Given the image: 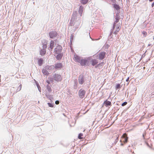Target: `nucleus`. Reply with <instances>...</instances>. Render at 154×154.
<instances>
[{
    "instance_id": "1",
    "label": "nucleus",
    "mask_w": 154,
    "mask_h": 154,
    "mask_svg": "<svg viewBox=\"0 0 154 154\" xmlns=\"http://www.w3.org/2000/svg\"><path fill=\"white\" fill-rule=\"evenodd\" d=\"M74 59L75 61L80 63L82 66L85 67L87 66H88L89 64V60H91V57H88L87 58H84L81 57L77 55H74Z\"/></svg>"
},
{
    "instance_id": "2",
    "label": "nucleus",
    "mask_w": 154,
    "mask_h": 154,
    "mask_svg": "<svg viewBox=\"0 0 154 154\" xmlns=\"http://www.w3.org/2000/svg\"><path fill=\"white\" fill-rule=\"evenodd\" d=\"M122 24L120 23L117 24H113L112 32L115 34H117L121 28Z\"/></svg>"
},
{
    "instance_id": "3",
    "label": "nucleus",
    "mask_w": 154,
    "mask_h": 154,
    "mask_svg": "<svg viewBox=\"0 0 154 154\" xmlns=\"http://www.w3.org/2000/svg\"><path fill=\"white\" fill-rule=\"evenodd\" d=\"M54 79L57 82H60L62 80L61 76L57 73H55L53 75Z\"/></svg>"
},
{
    "instance_id": "4",
    "label": "nucleus",
    "mask_w": 154,
    "mask_h": 154,
    "mask_svg": "<svg viewBox=\"0 0 154 154\" xmlns=\"http://www.w3.org/2000/svg\"><path fill=\"white\" fill-rule=\"evenodd\" d=\"M85 80V78L83 74H81L78 77V81L79 84L82 85Z\"/></svg>"
},
{
    "instance_id": "5",
    "label": "nucleus",
    "mask_w": 154,
    "mask_h": 154,
    "mask_svg": "<svg viewBox=\"0 0 154 154\" xmlns=\"http://www.w3.org/2000/svg\"><path fill=\"white\" fill-rule=\"evenodd\" d=\"M85 91L82 88L80 89L78 92V95L79 97L81 98H83L85 96Z\"/></svg>"
},
{
    "instance_id": "6",
    "label": "nucleus",
    "mask_w": 154,
    "mask_h": 154,
    "mask_svg": "<svg viewBox=\"0 0 154 154\" xmlns=\"http://www.w3.org/2000/svg\"><path fill=\"white\" fill-rule=\"evenodd\" d=\"M51 66H46L45 67V69H43L42 70V73L45 75H48L49 74V73L47 70L46 69H51Z\"/></svg>"
},
{
    "instance_id": "7",
    "label": "nucleus",
    "mask_w": 154,
    "mask_h": 154,
    "mask_svg": "<svg viewBox=\"0 0 154 154\" xmlns=\"http://www.w3.org/2000/svg\"><path fill=\"white\" fill-rule=\"evenodd\" d=\"M62 50V47L60 45H58L56 48H54V52L55 54H59L61 53Z\"/></svg>"
},
{
    "instance_id": "8",
    "label": "nucleus",
    "mask_w": 154,
    "mask_h": 154,
    "mask_svg": "<svg viewBox=\"0 0 154 154\" xmlns=\"http://www.w3.org/2000/svg\"><path fill=\"white\" fill-rule=\"evenodd\" d=\"M52 66L51 68H52L53 67L55 69H60L62 68L63 66L61 63H55L54 64V66Z\"/></svg>"
},
{
    "instance_id": "9",
    "label": "nucleus",
    "mask_w": 154,
    "mask_h": 154,
    "mask_svg": "<svg viewBox=\"0 0 154 154\" xmlns=\"http://www.w3.org/2000/svg\"><path fill=\"white\" fill-rule=\"evenodd\" d=\"M128 137L126 134H123L122 136V139L120 140V142H123L124 143H126L128 140Z\"/></svg>"
},
{
    "instance_id": "10",
    "label": "nucleus",
    "mask_w": 154,
    "mask_h": 154,
    "mask_svg": "<svg viewBox=\"0 0 154 154\" xmlns=\"http://www.w3.org/2000/svg\"><path fill=\"white\" fill-rule=\"evenodd\" d=\"M106 53L105 51H102L99 54V58L102 60L106 56Z\"/></svg>"
},
{
    "instance_id": "11",
    "label": "nucleus",
    "mask_w": 154,
    "mask_h": 154,
    "mask_svg": "<svg viewBox=\"0 0 154 154\" xmlns=\"http://www.w3.org/2000/svg\"><path fill=\"white\" fill-rule=\"evenodd\" d=\"M57 35V32L55 31H51L49 33L50 37L51 38L56 37Z\"/></svg>"
},
{
    "instance_id": "12",
    "label": "nucleus",
    "mask_w": 154,
    "mask_h": 154,
    "mask_svg": "<svg viewBox=\"0 0 154 154\" xmlns=\"http://www.w3.org/2000/svg\"><path fill=\"white\" fill-rule=\"evenodd\" d=\"M103 104L106 107L109 108L112 105L111 102L108 101L107 100H106L104 101Z\"/></svg>"
},
{
    "instance_id": "13",
    "label": "nucleus",
    "mask_w": 154,
    "mask_h": 154,
    "mask_svg": "<svg viewBox=\"0 0 154 154\" xmlns=\"http://www.w3.org/2000/svg\"><path fill=\"white\" fill-rule=\"evenodd\" d=\"M91 62L92 66H94L98 63V61L97 59H92V58H91Z\"/></svg>"
},
{
    "instance_id": "14",
    "label": "nucleus",
    "mask_w": 154,
    "mask_h": 154,
    "mask_svg": "<svg viewBox=\"0 0 154 154\" xmlns=\"http://www.w3.org/2000/svg\"><path fill=\"white\" fill-rule=\"evenodd\" d=\"M57 54L56 56L55 57L56 59L58 60H60L61 59L63 56V53H60L59 54Z\"/></svg>"
},
{
    "instance_id": "15",
    "label": "nucleus",
    "mask_w": 154,
    "mask_h": 154,
    "mask_svg": "<svg viewBox=\"0 0 154 154\" xmlns=\"http://www.w3.org/2000/svg\"><path fill=\"white\" fill-rule=\"evenodd\" d=\"M44 60L42 58H38V65L41 66L42 65L43 63Z\"/></svg>"
},
{
    "instance_id": "16",
    "label": "nucleus",
    "mask_w": 154,
    "mask_h": 154,
    "mask_svg": "<svg viewBox=\"0 0 154 154\" xmlns=\"http://www.w3.org/2000/svg\"><path fill=\"white\" fill-rule=\"evenodd\" d=\"M120 19V17L119 15L118 14H117L116 16L115 20L114 22V24H116V23L119 21Z\"/></svg>"
},
{
    "instance_id": "17",
    "label": "nucleus",
    "mask_w": 154,
    "mask_h": 154,
    "mask_svg": "<svg viewBox=\"0 0 154 154\" xmlns=\"http://www.w3.org/2000/svg\"><path fill=\"white\" fill-rule=\"evenodd\" d=\"M45 96L46 97L48 98V99L51 100V101L53 99V97L52 95H50L49 94H45Z\"/></svg>"
},
{
    "instance_id": "18",
    "label": "nucleus",
    "mask_w": 154,
    "mask_h": 154,
    "mask_svg": "<svg viewBox=\"0 0 154 154\" xmlns=\"http://www.w3.org/2000/svg\"><path fill=\"white\" fill-rule=\"evenodd\" d=\"M46 53V50L43 49H41L40 51V54L42 56L44 55Z\"/></svg>"
},
{
    "instance_id": "19",
    "label": "nucleus",
    "mask_w": 154,
    "mask_h": 154,
    "mask_svg": "<svg viewBox=\"0 0 154 154\" xmlns=\"http://www.w3.org/2000/svg\"><path fill=\"white\" fill-rule=\"evenodd\" d=\"M51 86V85H46L47 89L48 90V91L49 93H51L52 91Z\"/></svg>"
},
{
    "instance_id": "20",
    "label": "nucleus",
    "mask_w": 154,
    "mask_h": 154,
    "mask_svg": "<svg viewBox=\"0 0 154 154\" xmlns=\"http://www.w3.org/2000/svg\"><path fill=\"white\" fill-rule=\"evenodd\" d=\"M54 42L53 41H51L50 42V48L51 50H52L54 47Z\"/></svg>"
},
{
    "instance_id": "21",
    "label": "nucleus",
    "mask_w": 154,
    "mask_h": 154,
    "mask_svg": "<svg viewBox=\"0 0 154 154\" xmlns=\"http://www.w3.org/2000/svg\"><path fill=\"white\" fill-rule=\"evenodd\" d=\"M78 83L77 81H74V89H77L78 88Z\"/></svg>"
},
{
    "instance_id": "22",
    "label": "nucleus",
    "mask_w": 154,
    "mask_h": 154,
    "mask_svg": "<svg viewBox=\"0 0 154 154\" xmlns=\"http://www.w3.org/2000/svg\"><path fill=\"white\" fill-rule=\"evenodd\" d=\"M113 7L116 10H119L120 9L119 6L117 4H114L113 5Z\"/></svg>"
},
{
    "instance_id": "23",
    "label": "nucleus",
    "mask_w": 154,
    "mask_h": 154,
    "mask_svg": "<svg viewBox=\"0 0 154 154\" xmlns=\"http://www.w3.org/2000/svg\"><path fill=\"white\" fill-rule=\"evenodd\" d=\"M122 87V86L119 84H117L116 85L115 88L116 90L120 89L121 87Z\"/></svg>"
},
{
    "instance_id": "24",
    "label": "nucleus",
    "mask_w": 154,
    "mask_h": 154,
    "mask_svg": "<svg viewBox=\"0 0 154 154\" xmlns=\"http://www.w3.org/2000/svg\"><path fill=\"white\" fill-rule=\"evenodd\" d=\"M22 85L20 84V85H19V87L17 89L16 92H17L19 91H20L21 89Z\"/></svg>"
},
{
    "instance_id": "25",
    "label": "nucleus",
    "mask_w": 154,
    "mask_h": 154,
    "mask_svg": "<svg viewBox=\"0 0 154 154\" xmlns=\"http://www.w3.org/2000/svg\"><path fill=\"white\" fill-rule=\"evenodd\" d=\"M88 0H81V3L83 4H86Z\"/></svg>"
},
{
    "instance_id": "26",
    "label": "nucleus",
    "mask_w": 154,
    "mask_h": 154,
    "mask_svg": "<svg viewBox=\"0 0 154 154\" xmlns=\"http://www.w3.org/2000/svg\"><path fill=\"white\" fill-rule=\"evenodd\" d=\"M43 41H42V43L43 45V49L45 50V49L47 48V43L44 44V43H43Z\"/></svg>"
},
{
    "instance_id": "27",
    "label": "nucleus",
    "mask_w": 154,
    "mask_h": 154,
    "mask_svg": "<svg viewBox=\"0 0 154 154\" xmlns=\"http://www.w3.org/2000/svg\"><path fill=\"white\" fill-rule=\"evenodd\" d=\"M47 104L49 107H53L54 105V103L52 104V103L49 102Z\"/></svg>"
},
{
    "instance_id": "28",
    "label": "nucleus",
    "mask_w": 154,
    "mask_h": 154,
    "mask_svg": "<svg viewBox=\"0 0 154 154\" xmlns=\"http://www.w3.org/2000/svg\"><path fill=\"white\" fill-rule=\"evenodd\" d=\"M150 97L151 98L154 97V91H152L151 94L149 95Z\"/></svg>"
},
{
    "instance_id": "29",
    "label": "nucleus",
    "mask_w": 154,
    "mask_h": 154,
    "mask_svg": "<svg viewBox=\"0 0 154 154\" xmlns=\"http://www.w3.org/2000/svg\"><path fill=\"white\" fill-rule=\"evenodd\" d=\"M83 134L82 133H79L78 135V137L79 139H82V137L83 136Z\"/></svg>"
},
{
    "instance_id": "30",
    "label": "nucleus",
    "mask_w": 154,
    "mask_h": 154,
    "mask_svg": "<svg viewBox=\"0 0 154 154\" xmlns=\"http://www.w3.org/2000/svg\"><path fill=\"white\" fill-rule=\"evenodd\" d=\"M143 37H145L147 35V33L146 31H143L142 32Z\"/></svg>"
},
{
    "instance_id": "31",
    "label": "nucleus",
    "mask_w": 154,
    "mask_h": 154,
    "mask_svg": "<svg viewBox=\"0 0 154 154\" xmlns=\"http://www.w3.org/2000/svg\"><path fill=\"white\" fill-rule=\"evenodd\" d=\"M48 79H49L50 82H54V80L53 79V77L52 78H48Z\"/></svg>"
},
{
    "instance_id": "32",
    "label": "nucleus",
    "mask_w": 154,
    "mask_h": 154,
    "mask_svg": "<svg viewBox=\"0 0 154 154\" xmlns=\"http://www.w3.org/2000/svg\"><path fill=\"white\" fill-rule=\"evenodd\" d=\"M127 104V102L125 101V102L123 103L122 104V106H125Z\"/></svg>"
},
{
    "instance_id": "33",
    "label": "nucleus",
    "mask_w": 154,
    "mask_h": 154,
    "mask_svg": "<svg viewBox=\"0 0 154 154\" xmlns=\"http://www.w3.org/2000/svg\"><path fill=\"white\" fill-rule=\"evenodd\" d=\"M38 91H39V92H41V88L39 84H38Z\"/></svg>"
},
{
    "instance_id": "34",
    "label": "nucleus",
    "mask_w": 154,
    "mask_h": 154,
    "mask_svg": "<svg viewBox=\"0 0 154 154\" xmlns=\"http://www.w3.org/2000/svg\"><path fill=\"white\" fill-rule=\"evenodd\" d=\"M118 140H119V139H118V138L117 137L116 138V139L115 142H114V143L115 144L117 143V142H118Z\"/></svg>"
},
{
    "instance_id": "35",
    "label": "nucleus",
    "mask_w": 154,
    "mask_h": 154,
    "mask_svg": "<svg viewBox=\"0 0 154 154\" xmlns=\"http://www.w3.org/2000/svg\"><path fill=\"white\" fill-rule=\"evenodd\" d=\"M55 103L56 105H58L59 103V101L58 100H56L55 102Z\"/></svg>"
},
{
    "instance_id": "36",
    "label": "nucleus",
    "mask_w": 154,
    "mask_h": 154,
    "mask_svg": "<svg viewBox=\"0 0 154 154\" xmlns=\"http://www.w3.org/2000/svg\"><path fill=\"white\" fill-rule=\"evenodd\" d=\"M109 45L107 44L106 46H105V49H108V48L109 47Z\"/></svg>"
},
{
    "instance_id": "37",
    "label": "nucleus",
    "mask_w": 154,
    "mask_h": 154,
    "mask_svg": "<svg viewBox=\"0 0 154 154\" xmlns=\"http://www.w3.org/2000/svg\"><path fill=\"white\" fill-rule=\"evenodd\" d=\"M146 51L142 55L141 58H143V57H145V53H146Z\"/></svg>"
},
{
    "instance_id": "38",
    "label": "nucleus",
    "mask_w": 154,
    "mask_h": 154,
    "mask_svg": "<svg viewBox=\"0 0 154 154\" xmlns=\"http://www.w3.org/2000/svg\"><path fill=\"white\" fill-rule=\"evenodd\" d=\"M46 82L48 83V85L50 84V82L49 80H47L46 81Z\"/></svg>"
},
{
    "instance_id": "39",
    "label": "nucleus",
    "mask_w": 154,
    "mask_h": 154,
    "mask_svg": "<svg viewBox=\"0 0 154 154\" xmlns=\"http://www.w3.org/2000/svg\"><path fill=\"white\" fill-rule=\"evenodd\" d=\"M129 77H128L126 79V81L127 82H129Z\"/></svg>"
},
{
    "instance_id": "40",
    "label": "nucleus",
    "mask_w": 154,
    "mask_h": 154,
    "mask_svg": "<svg viewBox=\"0 0 154 154\" xmlns=\"http://www.w3.org/2000/svg\"><path fill=\"white\" fill-rule=\"evenodd\" d=\"M73 39H70V43H71L70 45H72V43L73 42Z\"/></svg>"
},
{
    "instance_id": "41",
    "label": "nucleus",
    "mask_w": 154,
    "mask_h": 154,
    "mask_svg": "<svg viewBox=\"0 0 154 154\" xmlns=\"http://www.w3.org/2000/svg\"><path fill=\"white\" fill-rule=\"evenodd\" d=\"M146 145H147V146H148V147H150V146H149V144H148V143L146 142Z\"/></svg>"
},
{
    "instance_id": "42",
    "label": "nucleus",
    "mask_w": 154,
    "mask_h": 154,
    "mask_svg": "<svg viewBox=\"0 0 154 154\" xmlns=\"http://www.w3.org/2000/svg\"><path fill=\"white\" fill-rule=\"evenodd\" d=\"M112 2L115 3L116 2L115 0H110Z\"/></svg>"
},
{
    "instance_id": "43",
    "label": "nucleus",
    "mask_w": 154,
    "mask_h": 154,
    "mask_svg": "<svg viewBox=\"0 0 154 154\" xmlns=\"http://www.w3.org/2000/svg\"><path fill=\"white\" fill-rule=\"evenodd\" d=\"M152 46V45L151 44H149L148 45V46Z\"/></svg>"
},
{
    "instance_id": "44",
    "label": "nucleus",
    "mask_w": 154,
    "mask_h": 154,
    "mask_svg": "<svg viewBox=\"0 0 154 154\" xmlns=\"http://www.w3.org/2000/svg\"><path fill=\"white\" fill-rule=\"evenodd\" d=\"M121 145L122 146H123L124 145V144L122 143V142H121Z\"/></svg>"
},
{
    "instance_id": "45",
    "label": "nucleus",
    "mask_w": 154,
    "mask_h": 154,
    "mask_svg": "<svg viewBox=\"0 0 154 154\" xmlns=\"http://www.w3.org/2000/svg\"><path fill=\"white\" fill-rule=\"evenodd\" d=\"M38 83H36V84L37 86V87H38Z\"/></svg>"
},
{
    "instance_id": "46",
    "label": "nucleus",
    "mask_w": 154,
    "mask_h": 154,
    "mask_svg": "<svg viewBox=\"0 0 154 154\" xmlns=\"http://www.w3.org/2000/svg\"><path fill=\"white\" fill-rule=\"evenodd\" d=\"M145 135L144 134H143V137L144 138Z\"/></svg>"
},
{
    "instance_id": "47",
    "label": "nucleus",
    "mask_w": 154,
    "mask_h": 154,
    "mask_svg": "<svg viewBox=\"0 0 154 154\" xmlns=\"http://www.w3.org/2000/svg\"><path fill=\"white\" fill-rule=\"evenodd\" d=\"M154 5V3H153L152 4V7H153Z\"/></svg>"
},
{
    "instance_id": "48",
    "label": "nucleus",
    "mask_w": 154,
    "mask_h": 154,
    "mask_svg": "<svg viewBox=\"0 0 154 154\" xmlns=\"http://www.w3.org/2000/svg\"><path fill=\"white\" fill-rule=\"evenodd\" d=\"M99 65V64H98L97 66H95V68H97V67Z\"/></svg>"
},
{
    "instance_id": "49",
    "label": "nucleus",
    "mask_w": 154,
    "mask_h": 154,
    "mask_svg": "<svg viewBox=\"0 0 154 154\" xmlns=\"http://www.w3.org/2000/svg\"><path fill=\"white\" fill-rule=\"evenodd\" d=\"M89 38H91V37H90V35H89Z\"/></svg>"
},
{
    "instance_id": "50",
    "label": "nucleus",
    "mask_w": 154,
    "mask_h": 154,
    "mask_svg": "<svg viewBox=\"0 0 154 154\" xmlns=\"http://www.w3.org/2000/svg\"><path fill=\"white\" fill-rule=\"evenodd\" d=\"M92 41H94L95 39H91ZM95 40H99V39H95Z\"/></svg>"
},
{
    "instance_id": "51",
    "label": "nucleus",
    "mask_w": 154,
    "mask_h": 154,
    "mask_svg": "<svg viewBox=\"0 0 154 154\" xmlns=\"http://www.w3.org/2000/svg\"><path fill=\"white\" fill-rule=\"evenodd\" d=\"M145 47L144 45H143V47Z\"/></svg>"
},
{
    "instance_id": "52",
    "label": "nucleus",
    "mask_w": 154,
    "mask_h": 154,
    "mask_svg": "<svg viewBox=\"0 0 154 154\" xmlns=\"http://www.w3.org/2000/svg\"><path fill=\"white\" fill-rule=\"evenodd\" d=\"M149 0V1L150 2H152V1L153 0Z\"/></svg>"
},
{
    "instance_id": "53",
    "label": "nucleus",
    "mask_w": 154,
    "mask_h": 154,
    "mask_svg": "<svg viewBox=\"0 0 154 154\" xmlns=\"http://www.w3.org/2000/svg\"><path fill=\"white\" fill-rule=\"evenodd\" d=\"M119 0V1H121L122 2V0Z\"/></svg>"
},
{
    "instance_id": "54",
    "label": "nucleus",
    "mask_w": 154,
    "mask_h": 154,
    "mask_svg": "<svg viewBox=\"0 0 154 154\" xmlns=\"http://www.w3.org/2000/svg\"><path fill=\"white\" fill-rule=\"evenodd\" d=\"M153 38H154V37Z\"/></svg>"
}]
</instances>
